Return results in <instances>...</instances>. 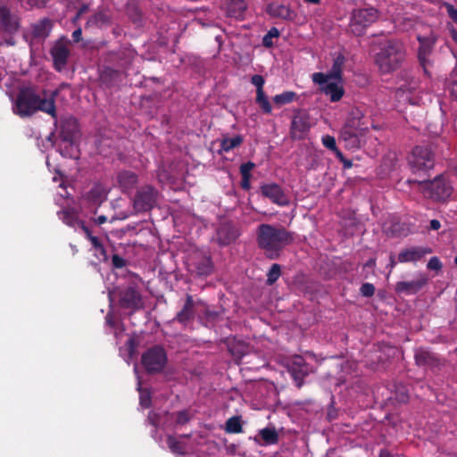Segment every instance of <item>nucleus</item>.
Instances as JSON below:
<instances>
[{"mask_svg": "<svg viewBox=\"0 0 457 457\" xmlns=\"http://www.w3.org/2000/svg\"><path fill=\"white\" fill-rule=\"evenodd\" d=\"M140 404L144 408H149L151 406V396L148 392L141 393L140 395Z\"/></svg>", "mask_w": 457, "mask_h": 457, "instance_id": "52", "label": "nucleus"}, {"mask_svg": "<svg viewBox=\"0 0 457 457\" xmlns=\"http://www.w3.org/2000/svg\"><path fill=\"white\" fill-rule=\"evenodd\" d=\"M268 12L277 18L292 21L295 18V12L287 5L271 4L268 6Z\"/></svg>", "mask_w": 457, "mask_h": 457, "instance_id": "31", "label": "nucleus"}, {"mask_svg": "<svg viewBox=\"0 0 457 457\" xmlns=\"http://www.w3.org/2000/svg\"><path fill=\"white\" fill-rule=\"evenodd\" d=\"M71 37H72L74 42H76V43L79 42L82 39V30H81V29L79 28V29H75L72 32Z\"/></svg>", "mask_w": 457, "mask_h": 457, "instance_id": "57", "label": "nucleus"}, {"mask_svg": "<svg viewBox=\"0 0 457 457\" xmlns=\"http://www.w3.org/2000/svg\"><path fill=\"white\" fill-rule=\"evenodd\" d=\"M442 267H443V264H442L441 261L439 260V258L436 256L431 257L427 264V268L429 270L439 271V270H441Z\"/></svg>", "mask_w": 457, "mask_h": 457, "instance_id": "47", "label": "nucleus"}, {"mask_svg": "<svg viewBox=\"0 0 457 457\" xmlns=\"http://www.w3.org/2000/svg\"><path fill=\"white\" fill-rule=\"evenodd\" d=\"M415 363L419 367L430 370L432 372H437L445 364V361L440 359L436 353L424 348H418L414 352Z\"/></svg>", "mask_w": 457, "mask_h": 457, "instance_id": "14", "label": "nucleus"}, {"mask_svg": "<svg viewBox=\"0 0 457 457\" xmlns=\"http://www.w3.org/2000/svg\"><path fill=\"white\" fill-rule=\"evenodd\" d=\"M107 198V193L101 184H95L85 195V200L92 208L97 209Z\"/></svg>", "mask_w": 457, "mask_h": 457, "instance_id": "22", "label": "nucleus"}, {"mask_svg": "<svg viewBox=\"0 0 457 457\" xmlns=\"http://www.w3.org/2000/svg\"><path fill=\"white\" fill-rule=\"evenodd\" d=\"M376 266V259L370 258L369 259L366 263L364 264V267L366 268H373Z\"/></svg>", "mask_w": 457, "mask_h": 457, "instance_id": "64", "label": "nucleus"}, {"mask_svg": "<svg viewBox=\"0 0 457 457\" xmlns=\"http://www.w3.org/2000/svg\"><path fill=\"white\" fill-rule=\"evenodd\" d=\"M281 276V266L278 263H273L267 274V284L273 285Z\"/></svg>", "mask_w": 457, "mask_h": 457, "instance_id": "41", "label": "nucleus"}, {"mask_svg": "<svg viewBox=\"0 0 457 457\" xmlns=\"http://www.w3.org/2000/svg\"><path fill=\"white\" fill-rule=\"evenodd\" d=\"M136 52L129 47H120L116 52L110 54V61L113 62L121 69H128L132 63Z\"/></svg>", "mask_w": 457, "mask_h": 457, "instance_id": "21", "label": "nucleus"}, {"mask_svg": "<svg viewBox=\"0 0 457 457\" xmlns=\"http://www.w3.org/2000/svg\"><path fill=\"white\" fill-rule=\"evenodd\" d=\"M432 253V249L423 246H412L410 248L403 249L398 254V262H416L421 261L427 254Z\"/></svg>", "mask_w": 457, "mask_h": 457, "instance_id": "20", "label": "nucleus"}, {"mask_svg": "<svg viewBox=\"0 0 457 457\" xmlns=\"http://www.w3.org/2000/svg\"><path fill=\"white\" fill-rule=\"evenodd\" d=\"M246 8L247 4L245 0H228L227 4V13L229 17L243 19Z\"/></svg>", "mask_w": 457, "mask_h": 457, "instance_id": "30", "label": "nucleus"}, {"mask_svg": "<svg viewBox=\"0 0 457 457\" xmlns=\"http://www.w3.org/2000/svg\"><path fill=\"white\" fill-rule=\"evenodd\" d=\"M296 98V93L293 91H285L281 94L276 95L273 97V102L277 105H284L293 102Z\"/></svg>", "mask_w": 457, "mask_h": 457, "instance_id": "39", "label": "nucleus"}, {"mask_svg": "<svg viewBox=\"0 0 457 457\" xmlns=\"http://www.w3.org/2000/svg\"><path fill=\"white\" fill-rule=\"evenodd\" d=\"M287 370L295 382L297 388H301L304 383V378L312 371L309 363L301 355H295L287 363Z\"/></svg>", "mask_w": 457, "mask_h": 457, "instance_id": "13", "label": "nucleus"}, {"mask_svg": "<svg viewBox=\"0 0 457 457\" xmlns=\"http://www.w3.org/2000/svg\"><path fill=\"white\" fill-rule=\"evenodd\" d=\"M251 83L256 87V104L260 106L263 113H271V104L263 91V86L265 84L264 78L262 75L255 74L252 76Z\"/></svg>", "mask_w": 457, "mask_h": 457, "instance_id": "18", "label": "nucleus"}, {"mask_svg": "<svg viewBox=\"0 0 457 457\" xmlns=\"http://www.w3.org/2000/svg\"><path fill=\"white\" fill-rule=\"evenodd\" d=\"M237 445L236 444H230L226 445V452L230 455H234L237 452Z\"/></svg>", "mask_w": 457, "mask_h": 457, "instance_id": "60", "label": "nucleus"}, {"mask_svg": "<svg viewBox=\"0 0 457 457\" xmlns=\"http://www.w3.org/2000/svg\"><path fill=\"white\" fill-rule=\"evenodd\" d=\"M237 237V229L230 223H223L217 229V241L220 245H228Z\"/></svg>", "mask_w": 457, "mask_h": 457, "instance_id": "23", "label": "nucleus"}, {"mask_svg": "<svg viewBox=\"0 0 457 457\" xmlns=\"http://www.w3.org/2000/svg\"><path fill=\"white\" fill-rule=\"evenodd\" d=\"M322 144L326 148L333 152L337 148L335 137L329 135L322 137Z\"/></svg>", "mask_w": 457, "mask_h": 457, "instance_id": "46", "label": "nucleus"}, {"mask_svg": "<svg viewBox=\"0 0 457 457\" xmlns=\"http://www.w3.org/2000/svg\"><path fill=\"white\" fill-rule=\"evenodd\" d=\"M167 445L169 449L175 454L184 455L185 448L181 442L176 439L173 436H167Z\"/></svg>", "mask_w": 457, "mask_h": 457, "instance_id": "40", "label": "nucleus"}, {"mask_svg": "<svg viewBox=\"0 0 457 457\" xmlns=\"http://www.w3.org/2000/svg\"><path fill=\"white\" fill-rule=\"evenodd\" d=\"M441 228V223L438 220H431L429 223V230H438Z\"/></svg>", "mask_w": 457, "mask_h": 457, "instance_id": "58", "label": "nucleus"}, {"mask_svg": "<svg viewBox=\"0 0 457 457\" xmlns=\"http://www.w3.org/2000/svg\"><path fill=\"white\" fill-rule=\"evenodd\" d=\"M112 263L114 268L121 269L126 265V261L119 254H113L112 257Z\"/></svg>", "mask_w": 457, "mask_h": 457, "instance_id": "50", "label": "nucleus"}, {"mask_svg": "<svg viewBox=\"0 0 457 457\" xmlns=\"http://www.w3.org/2000/svg\"><path fill=\"white\" fill-rule=\"evenodd\" d=\"M120 71L118 70H114L110 67H105L100 73V79L103 84L106 87H110L114 85V83L120 78Z\"/></svg>", "mask_w": 457, "mask_h": 457, "instance_id": "36", "label": "nucleus"}, {"mask_svg": "<svg viewBox=\"0 0 457 457\" xmlns=\"http://www.w3.org/2000/svg\"><path fill=\"white\" fill-rule=\"evenodd\" d=\"M111 24V19L104 12H98L89 17L86 23V28H103Z\"/></svg>", "mask_w": 457, "mask_h": 457, "instance_id": "34", "label": "nucleus"}, {"mask_svg": "<svg viewBox=\"0 0 457 457\" xmlns=\"http://www.w3.org/2000/svg\"><path fill=\"white\" fill-rule=\"evenodd\" d=\"M279 37V30L277 28L272 27L262 38L263 46H265L267 48L272 47L274 45L272 39L274 37Z\"/></svg>", "mask_w": 457, "mask_h": 457, "instance_id": "42", "label": "nucleus"}, {"mask_svg": "<svg viewBox=\"0 0 457 457\" xmlns=\"http://www.w3.org/2000/svg\"><path fill=\"white\" fill-rule=\"evenodd\" d=\"M138 345V341L135 337H130L128 341L126 342V347L129 354L132 356L137 350V347Z\"/></svg>", "mask_w": 457, "mask_h": 457, "instance_id": "49", "label": "nucleus"}, {"mask_svg": "<svg viewBox=\"0 0 457 457\" xmlns=\"http://www.w3.org/2000/svg\"><path fill=\"white\" fill-rule=\"evenodd\" d=\"M118 182L123 191L132 189L137 183V176L129 170H123L118 174Z\"/></svg>", "mask_w": 457, "mask_h": 457, "instance_id": "32", "label": "nucleus"}, {"mask_svg": "<svg viewBox=\"0 0 457 457\" xmlns=\"http://www.w3.org/2000/svg\"><path fill=\"white\" fill-rule=\"evenodd\" d=\"M52 29V22L48 19H43L31 26L32 38L37 41L45 40Z\"/></svg>", "mask_w": 457, "mask_h": 457, "instance_id": "26", "label": "nucleus"}, {"mask_svg": "<svg viewBox=\"0 0 457 457\" xmlns=\"http://www.w3.org/2000/svg\"><path fill=\"white\" fill-rule=\"evenodd\" d=\"M345 62V58L343 54H339L333 61L331 69L327 72H315L312 75V81L318 85H323L329 80L342 81L343 79V67Z\"/></svg>", "mask_w": 457, "mask_h": 457, "instance_id": "12", "label": "nucleus"}, {"mask_svg": "<svg viewBox=\"0 0 457 457\" xmlns=\"http://www.w3.org/2000/svg\"><path fill=\"white\" fill-rule=\"evenodd\" d=\"M396 399L401 403H406L409 400V395L406 392H401L397 394Z\"/></svg>", "mask_w": 457, "mask_h": 457, "instance_id": "61", "label": "nucleus"}, {"mask_svg": "<svg viewBox=\"0 0 457 457\" xmlns=\"http://www.w3.org/2000/svg\"><path fill=\"white\" fill-rule=\"evenodd\" d=\"M262 195L270 199L273 204L279 206L289 204V199L282 187L277 183L263 184L261 186Z\"/></svg>", "mask_w": 457, "mask_h": 457, "instance_id": "16", "label": "nucleus"}, {"mask_svg": "<svg viewBox=\"0 0 457 457\" xmlns=\"http://www.w3.org/2000/svg\"><path fill=\"white\" fill-rule=\"evenodd\" d=\"M0 24L4 31L11 34L16 32L19 28L18 18L5 6H0Z\"/></svg>", "mask_w": 457, "mask_h": 457, "instance_id": "24", "label": "nucleus"}, {"mask_svg": "<svg viewBox=\"0 0 457 457\" xmlns=\"http://www.w3.org/2000/svg\"><path fill=\"white\" fill-rule=\"evenodd\" d=\"M195 303L192 295H187L183 308L177 313L175 320L186 324L194 318Z\"/></svg>", "mask_w": 457, "mask_h": 457, "instance_id": "29", "label": "nucleus"}, {"mask_svg": "<svg viewBox=\"0 0 457 457\" xmlns=\"http://www.w3.org/2000/svg\"><path fill=\"white\" fill-rule=\"evenodd\" d=\"M319 86L320 87V91L328 96L331 102L339 101L345 94L343 86L339 85L338 81L336 80H329L328 82Z\"/></svg>", "mask_w": 457, "mask_h": 457, "instance_id": "25", "label": "nucleus"}, {"mask_svg": "<svg viewBox=\"0 0 457 457\" xmlns=\"http://www.w3.org/2000/svg\"><path fill=\"white\" fill-rule=\"evenodd\" d=\"M147 420L152 426L157 428L160 423V415L154 411H150L147 417Z\"/></svg>", "mask_w": 457, "mask_h": 457, "instance_id": "51", "label": "nucleus"}, {"mask_svg": "<svg viewBox=\"0 0 457 457\" xmlns=\"http://www.w3.org/2000/svg\"><path fill=\"white\" fill-rule=\"evenodd\" d=\"M278 440L279 436L274 427H267L259 430L258 436L254 437V441L262 445H276Z\"/></svg>", "mask_w": 457, "mask_h": 457, "instance_id": "27", "label": "nucleus"}, {"mask_svg": "<svg viewBox=\"0 0 457 457\" xmlns=\"http://www.w3.org/2000/svg\"><path fill=\"white\" fill-rule=\"evenodd\" d=\"M244 141V137L241 135H237L234 137H225L220 141V151L229 152L236 147H238Z\"/></svg>", "mask_w": 457, "mask_h": 457, "instance_id": "37", "label": "nucleus"}, {"mask_svg": "<svg viewBox=\"0 0 457 457\" xmlns=\"http://www.w3.org/2000/svg\"><path fill=\"white\" fill-rule=\"evenodd\" d=\"M77 228H79L83 230V232L85 233V236L87 239L90 238V236H93L91 233V230L89 229L88 227H87V225L85 224V222L83 220H81V222H79V224L78 225Z\"/></svg>", "mask_w": 457, "mask_h": 457, "instance_id": "55", "label": "nucleus"}, {"mask_svg": "<svg viewBox=\"0 0 457 457\" xmlns=\"http://www.w3.org/2000/svg\"><path fill=\"white\" fill-rule=\"evenodd\" d=\"M447 87L451 96L457 100V76L448 79Z\"/></svg>", "mask_w": 457, "mask_h": 457, "instance_id": "48", "label": "nucleus"}, {"mask_svg": "<svg viewBox=\"0 0 457 457\" xmlns=\"http://www.w3.org/2000/svg\"><path fill=\"white\" fill-rule=\"evenodd\" d=\"M409 164L413 172L432 169L435 165V157L430 147L427 145L414 147L409 157Z\"/></svg>", "mask_w": 457, "mask_h": 457, "instance_id": "10", "label": "nucleus"}, {"mask_svg": "<svg viewBox=\"0 0 457 457\" xmlns=\"http://www.w3.org/2000/svg\"><path fill=\"white\" fill-rule=\"evenodd\" d=\"M341 163L345 170L351 169L353 167V162L346 158H345Z\"/></svg>", "mask_w": 457, "mask_h": 457, "instance_id": "62", "label": "nucleus"}, {"mask_svg": "<svg viewBox=\"0 0 457 457\" xmlns=\"http://www.w3.org/2000/svg\"><path fill=\"white\" fill-rule=\"evenodd\" d=\"M420 47L418 51L419 61L423 67L425 72H427L426 65L428 62V57L432 53L433 47L436 42V37L434 34H430L429 36L423 37L418 36L417 37Z\"/></svg>", "mask_w": 457, "mask_h": 457, "instance_id": "19", "label": "nucleus"}, {"mask_svg": "<svg viewBox=\"0 0 457 457\" xmlns=\"http://www.w3.org/2000/svg\"><path fill=\"white\" fill-rule=\"evenodd\" d=\"M375 287L373 284L366 282L360 287V294L364 297H371L375 294Z\"/></svg>", "mask_w": 457, "mask_h": 457, "instance_id": "43", "label": "nucleus"}, {"mask_svg": "<svg viewBox=\"0 0 457 457\" xmlns=\"http://www.w3.org/2000/svg\"><path fill=\"white\" fill-rule=\"evenodd\" d=\"M408 183H418L422 185L423 195L434 202H446L453 192L450 182L442 175L436 176L430 181L407 180Z\"/></svg>", "mask_w": 457, "mask_h": 457, "instance_id": "6", "label": "nucleus"}, {"mask_svg": "<svg viewBox=\"0 0 457 457\" xmlns=\"http://www.w3.org/2000/svg\"><path fill=\"white\" fill-rule=\"evenodd\" d=\"M378 17L379 12L374 7L354 9L350 16L349 31L356 37H361L378 21Z\"/></svg>", "mask_w": 457, "mask_h": 457, "instance_id": "7", "label": "nucleus"}, {"mask_svg": "<svg viewBox=\"0 0 457 457\" xmlns=\"http://www.w3.org/2000/svg\"><path fill=\"white\" fill-rule=\"evenodd\" d=\"M159 192L154 187L145 185L138 188L133 198V207L137 212L151 211L156 204Z\"/></svg>", "mask_w": 457, "mask_h": 457, "instance_id": "9", "label": "nucleus"}, {"mask_svg": "<svg viewBox=\"0 0 457 457\" xmlns=\"http://www.w3.org/2000/svg\"><path fill=\"white\" fill-rule=\"evenodd\" d=\"M141 363L148 374L160 373L167 363V353L162 346L154 345L142 354Z\"/></svg>", "mask_w": 457, "mask_h": 457, "instance_id": "8", "label": "nucleus"}, {"mask_svg": "<svg viewBox=\"0 0 457 457\" xmlns=\"http://www.w3.org/2000/svg\"><path fill=\"white\" fill-rule=\"evenodd\" d=\"M428 276L425 273H419L416 279L411 281H398L395 286V291L398 294L407 295H415L428 283Z\"/></svg>", "mask_w": 457, "mask_h": 457, "instance_id": "15", "label": "nucleus"}, {"mask_svg": "<svg viewBox=\"0 0 457 457\" xmlns=\"http://www.w3.org/2000/svg\"><path fill=\"white\" fill-rule=\"evenodd\" d=\"M77 131L78 127L76 120L73 119L66 120L61 126V137L63 141L71 143L74 140Z\"/></svg>", "mask_w": 457, "mask_h": 457, "instance_id": "33", "label": "nucleus"}, {"mask_svg": "<svg viewBox=\"0 0 457 457\" xmlns=\"http://www.w3.org/2000/svg\"><path fill=\"white\" fill-rule=\"evenodd\" d=\"M69 54L68 48L62 45H58L52 48L51 55L56 71H61L65 67Z\"/></svg>", "mask_w": 457, "mask_h": 457, "instance_id": "28", "label": "nucleus"}, {"mask_svg": "<svg viewBox=\"0 0 457 457\" xmlns=\"http://www.w3.org/2000/svg\"><path fill=\"white\" fill-rule=\"evenodd\" d=\"M374 62L383 74H390L399 70L406 59V48L398 39L379 42Z\"/></svg>", "mask_w": 457, "mask_h": 457, "instance_id": "3", "label": "nucleus"}, {"mask_svg": "<svg viewBox=\"0 0 457 457\" xmlns=\"http://www.w3.org/2000/svg\"><path fill=\"white\" fill-rule=\"evenodd\" d=\"M256 241L268 259L276 260L279 257L282 250L293 243L294 233L281 226L275 227L262 223L257 228Z\"/></svg>", "mask_w": 457, "mask_h": 457, "instance_id": "1", "label": "nucleus"}, {"mask_svg": "<svg viewBox=\"0 0 457 457\" xmlns=\"http://www.w3.org/2000/svg\"><path fill=\"white\" fill-rule=\"evenodd\" d=\"M95 251H96V255L99 260L104 261V262L108 260V255L106 253V250L103 245H101V248H96Z\"/></svg>", "mask_w": 457, "mask_h": 457, "instance_id": "54", "label": "nucleus"}, {"mask_svg": "<svg viewBox=\"0 0 457 457\" xmlns=\"http://www.w3.org/2000/svg\"><path fill=\"white\" fill-rule=\"evenodd\" d=\"M187 270L192 275L208 277L213 271V262L209 254L197 251L188 258Z\"/></svg>", "mask_w": 457, "mask_h": 457, "instance_id": "11", "label": "nucleus"}, {"mask_svg": "<svg viewBox=\"0 0 457 457\" xmlns=\"http://www.w3.org/2000/svg\"><path fill=\"white\" fill-rule=\"evenodd\" d=\"M448 16L457 24V9L450 4H445Z\"/></svg>", "mask_w": 457, "mask_h": 457, "instance_id": "53", "label": "nucleus"}, {"mask_svg": "<svg viewBox=\"0 0 457 457\" xmlns=\"http://www.w3.org/2000/svg\"><path fill=\"white\" fill-rule=\"evenodd\" d=\"M58 91L54 90L50 98H41L30 87L20 90L13 107L14 112L21 117L31 116L37 111H41L56 118L55 97Z\"/></svg>", "mask_w": 457, "mask_h": 457, "instance_id": "2", "label": "nucleus"}, {"mask_svg": "<svg viewBox=\"0 0 457 457\" xmlns=\"http://www.w3.org/2000/svg\"><path fill=\"white\" fill-rule=\"evenodd\" d=\"M310 129L309 115L303 112L295 113L291 121L290 134L294 139H302Z\"/></svg>", "mask_w": 457, "mask_h": 457, "instance_id": "17", "label": "nucleus"}, {"mask_svg": "<svg viewBox=\"0 0 457 457\" xmlns=\"http://www.w3.org/2000/svg\"><path fill=\"white\" fill-rule=\"evenodd\" d=\"M369 132L367 126L361 119L352 117L346 120L339 135V141L349 150H358L366 144V137Z\"/></svg>", "mask_w": 457, "mask_h": 457, "instance_id": "5", "label": "nucleus"}, {"mask_svg": "<svg viewBox=\"0 0 457 457\" xmlns=\"http://www.w3.org/2000/svg\"><path fill=\"white\" fill-rule=\"evenodd\" d=\"M254 167H255V164L250 161L247 162L242 163L239 168L241 177L251 178V176H252L251 171Z\"/></svg>", "mask_w": 457, "mask_h": 457, "instance_id": "45", "label": "nucleus"}, {"mask_svg": "<svg viewBox=\"0 0 457 457\" xmlns=\"http://www.w3.org/2000/svg\"><path fill=\"white\" fill-rule=\"evenodd\" d=\"M250 179L251 178H244L242 177V179H241V187L245 190H249L251 188V184H250Z\"/></svg>", "mask_w": 457, "mask_h": 457, "instance_id": "59", "label": "nucleus"}, {"mask_svg": "<svg viewBox=\"0 0 457 457\" xmlns=\"http://www.w3.org/2000/svg\"><path fill=\"white\" fill-rule=\"evenodd\" d=\"M141 286V278L133 274L129 277L126 284L118 289V304L121 309L129 310L130 315L145 307Z\"/></svg>", "mask_w": 457, "mask_h": 457, "instance_id": "4", "label": "nucleus"}, {"mask_svg": "<svg viewBox=\"0 0 457 457\" xmlns=\"http://www.w3.org/2000/svg\"><path fill=\"white\" fill-rule=\"evenodd\" d=\"M191 420V415L187 410H182L176 413V424L184 425Z\"/></svg>", "mask_w": 457, "mask_h": 457, "instance_id": "44", "label": "nucleus"}, {"mask_svg": "<svg viewBox=\"0 0 457 457\" xmlns=\"http://www.w3.org/2000/svg\"><path fill=\"white\" fill-rule=\"evenodd\" d=\"M225 431L228 434H238L243 431L241 418L233 416L229 418L225 424Z\"/></svg>", "mask_w": 457, "mask_h": 457, "instance_id": "38", "label": "nucleus"}, {"mask_svg": "<svg viewBox=\"0 0 457 457\" xmlns=\"http://www.w3.org/2000/svg\"><path fill=\"white\" fill-rule=\"evenodd\" d=\"M59 218L68 226L76 228L81 220L73 208H66L58 212Z\"/></svg>", "mask_w": 457, "mask_h": 457, "instance_id": "35", "label": "nucleus"}, {"mask_svg": "<svg viewBox=\"0 0 457 457\" xmlns=\"http://www.w3.org/2000/svg\"><path fill=\"white\" fill-rule=\"evenodd\" d=\"M88 240L90 241V243L95 250L96 248H101V245H103L101 240L97 237H95V236H90V238Z\"/></svg>", "mask_w": 457, "mask_h": 457, "instance_id": "56", "label": "nucleus"}, {"mask_svg": "<svg viewBox=\"0 0 457 457\" xmlns=\"http://www.w3.org/2000/svg\"><path fill=\"white\" fill-rule=\"evenodd\" d=\"M106 220H107L106 216H104V215H100V216H98V217L95 220V222H96V224H98V225H102V224L105 223V222H106Z\"/></svg>", "mask_w": 457, "mask_h": 457, "instance_id": "63", "label": "nucleus"}]
</instances>
